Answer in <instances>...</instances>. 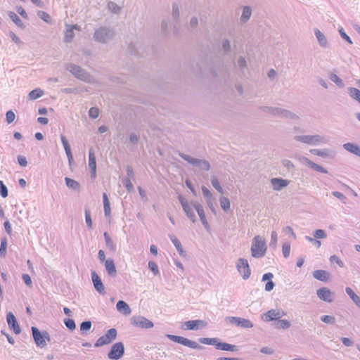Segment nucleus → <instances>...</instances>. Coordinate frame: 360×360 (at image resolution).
<instances>
[{
  "instance_id": "obj_58",
  "label": "nucleus",
  "mask_w": 360,
  "mask_h": 360,
  "mask_svg": "<svg viewBox=\"0 0 360 360\" xmlns=\"http://www.w3.org/2000/svg\"><path fill=\"white\" fill-rule=\"evenodd\" d=\"M124 186H125L126 189L130 192L134 189V186L131 181V179L129 178H124L122 181Z\"/></svg>"
},
{
  "instance_id": "obj_3",
  "label": "nucleus",
  "mask_w": 360,
  "mask_h": 360,
  "mask_svg": "<svg viewBox=\"0 0 360 360\" xmlns=\"http://www.w3.org/2000/svg\"><path fill=\"white\" fill-rule=\"evenodd\" d=\"M65 69L70 72L77 79L86 82H91V75L80 66L73 63H68L65 65Z\"/></svg>"
},
{
  "instance_id": "obj_47",
  "label": "nucleus",
  "mask_w": 360,
  "mask_h": 360,
  "mask_svg": "<svg viewBox=\"0 0 360 360\" xmlns=\"http://www.w3.org/2000/svg\"><path fill=\"white\" fill-rule=\"evenodd\" d=\"M37 16L39 18H41L42 20H44V22H46L47 23H51V16L49 15V13H47L45 11H39L37 12Z\"/></svg>"
},
{
  "instance_id": "obj_49",
  "label": "nucleus",
  "mask_w": 360,
  "mask_h": 360,
  "mask_svg": "<svg viewBox=\"0 0 360 360\" xmlns=\"http://www.w3.org/2000/svg\"><path fill=\"white\" fill-rule=\"evenodd\" d=\"M338 32L341 37L345 39L346 41H347L349 44H352L353 41H352L350 37L345 32L344 29L340 27L338 28Z\"/></svg>"
},
{
  "instance_id": "obj_48",
  "label": "nucleus",
  "mask_w": 360,
  "mask_h": 360,
  "mask_svg": "<svg viewBox=\"0 0 360 360\" xmlns=\"http://www.w3.org/2000/svg\"><path fill=\"white\" fill-rule=\"evenodd\" d=\"M220 205L224 211L227 212L230 209V201L226 197H221L219 200Z\"/></svg>"
},
{
  "instance_id": "obj_2",
  "label": "nucleus",
  "mask_w": 360,
  "mask_h": 360,
  "mask_svg": "<svg viewBox=\"0 0 360 360\" xmlns=\"http://www.w3.org/2000/svg\"><path fill=\"white\" fill-rule=\"evenodd\" d=\"M266 241L260 236H256L252 239L251 254L255 258L263 257L266 252Z\"/></svg>"
},
{
  "instance_id": "obj_25",
  "label": "nucleus",
  "mask_w": 360,
  "mask_h": 360,
  "mask_svg": "<svg viewBox=\"0 0 360 360\" xmlns=\"http://www.w3.org/2000/svg\"><path fill=\"white\" fill-rule=\"evenodd\" d=\"M89 167L91 170V178H95L96 176V162L94 153L92 149L89 151Z\"/></svg>"
},
{
  "instance_id": "obj_43",
  "label": "nucleus",
  "mask_w": 360,
  "mask_h": 360,
  "mask_svg": "<svg viewBox=\"0 0 360 360\" xmlns=\"http://www.w3.org/2000/svg\"><path fill=\"white\" fill-rule=\"evenodd\" d=\"M6 249H7V238H6V237H2L1 239V245H0V256L1 257H6Z\"/></svg>"
},
{
  "instance_id": "obj_28",
  "label": "nucleus",
  "mask_w": 360,
  "mask_h": 360,
  "mask_svg": "<svg viewBox=\"0 0 360 360\" xmlns=\"http://www.w3.org/2000/svg\"><path fill=\"white\" fill-rule=\"evenodd\" d=\"M347 151L360 157V146L354 143H346L342 146Z\"/></svg>"
},
{
  "instance_id": "obj_34",
  "label": "nucleus",
  "mask_w": 360,
  "mask_h": 360,
  "mask_svg": "<svg viewBox=\"0 0 360 360\" xmlns=\"http://www.w3.org/2000/svg\"><path fill=\"white\" fill-rule=\"evenodd\" d=\"M346 293L349 295L351 300L359 307H360V297L353 291V290L347 287L345 288Z\"/></svg>"
},
{
  "instance_id": "obj_61",
  "label": "nucleus",
  "mask_w": 360,
  "mask_h": 360,
  "mask_svg": "<svg viewBox=\"0 0 360 360\" xmlns=\"http://www.w3.org/2000/svg\"><path fill=\"white\" fill-rule=\"evenodd\" d=\"M222 49L225 53H229L231 51V43L227 39H224L222 41Z\"/></svg>"
},
{
  "instance_id": "obj_17",
  "label": "nucleus",
  "mask_w": 360,
  "mask_h": 360,
  "mask_svg": "<svg viewBox=\"0 0 360 360\" xmlns=\"http://www.w3.org/2000/svg\"><path fill=\"white\" fill-rule=\"evenodd\" d=\"M91 280L96 290L100 294H105V287L101 281V278L95 271L91 272Z\"/></svg>"
},
{
  "instance_id": "obj_44",
  "label": "nucleus",
  "mask_w": 360,
  "mask_h": 360,
  "mask_svg": "<svg viewBox=\"0 0 360 360\" xmlns=\"http://www.w3.org/2000/svg\"><path fill=\"white\" fill-rule=\"evenodd\" d=\"M92 326V323L90 321H84L80 324V331L82 334H87Z\"/></svg>"
},
{
  "instance_id": "obj_27",
  "label": "nucleus",
  "mask_w": 360,
  "mask_h": 360,
  "mask_svg": "<svg viewBox=\"0 0 360 360\" xmlns=\"http://www.w3.org/2000/svg\"><path fill=\"white\" fill-rule=\"evenodd\" d=\"M169 237L172 242L173 245L176 248L177 252L180 256L185 257L186 256V251L183 249L181 242L174 235H169Z\"/></svg>"
},
{
  "instance_id": "obj_56",
  "label": "nucleus",
  "mask_w": 360,
  "mask_h": 360,
  "mask_svg": "<svg viewBox=\"0 0 360 360\" xmlns=\"http://www.w3.org/2000/svg\"><path fill=\"white\" fill-rule=\"evenodd\" d=\"M99 115V110L98 108L91 107L89 110V116L92 119H96Z\"/></svg>"
},
{
  "instance_id": "obj_4",
  "label": "nucleus",
  "mask_w": 360,
  "mask_h": 360,
  "mask_svg": "<svg viewBox=\"0 0 360 360\" xmlns=\"http://www.w3.org/2000/svg\"><path fill=\"white\" fill-rule=\"evenodd\" d=\"M297 141H300L308 145L317 146L319 143H326L328 139L320 135H297L294 137Z\"/></svg>"
},
{
  "instance_id": "obj_22",
  "label": "nucleus",
  "mask_w": 360,
  "mask_h": 360,
  "mask_svg": "<svg viewBox=\"0 0 360 360\" xmlns=\"http://www.w3.org/2000/svg\"><path fill=\"white\" fill-rule=\"evenodd\" d=\"M285 315L284 312L281 313L279 311L274 309L269 310L267 312L264 314L263 319L265 321H278L281 317Z\"/></svg>"
},
{
  "instance_id": "obj_41",
  "label": "nucleus",
  "mask_w": 360,
  "mask_h": 360,
  "mask_svg": "<svg viewBox=\"0 0 360 360\" xmlns=\"http://www.w3.org/2000/svg\"><path fill=\"white\" fill-rule=\"evenodd\" d=\"M43 94L44 91L41 89H35L29 93L28 96L30 100H35L42 96Z\"/></svg>"
},
{
  "instance_id": "obj_33",
  "label": "nucleus",
  "mask_w": 360,
  "mask_h": 360,
  "mask_svg": "<svg viewBox=\"0 0 360 360\" xmlns=\"http://www.w3.org/2000/svg\"><path fill=\"white\" fill-rule=\"evenodd\" d=\"M8 15L18 27H20L22 29H24L25 27L22 21L20 20V18L15 13H14L13 11H9L8 13Z\"/></svg>"
},
{
  "instance_id": "obj_19",
  "label": "nucleus",
  "mask_w": 360,
  "mask_h": 360,
  "mask_svg": "<svg viewBox=\"0 0 360 360\" xmlns=\"http://www.w3.org/2000/svg\"><path fill=\"white\" fill-rule=\"evenodd\" d=\"M271 184L273 188V190L276 191H280L283 188H285L288 186L290 181L287 179H284L282 178H272L271 179Z\"/></svg>"
},
{
  "instance_id": "obj_29",
  "label": "nucleus",
  "mask_w": 360,
  "mask_h": 360,
  "mask_svg": "<svg viewBox=\"0 0 360 360\" xmlns=\"http://www.w3.org/2000/svg\"><path fill=\"white\" fill-rule=\"evenodd\" d=\"M116 308L118 311L122 313L124 315H129L131 312L129 306L123 300H119L117 302Z\"/></svg>"
},
{
  "instance_id": "obj_20",
  "label": "nucleus",
  "mask_w": 360,
  "mask_h": 360,
  "mask_svg": "<svg viewBox=\"0 0 360 360\" xmlns=\"http://www.w3.org/2000/svg\"><path fill=\"white\" fill-rule=\"evenodd\" d=\"M194 209L198 212L200 219L206 230H209L210 225L206 219L205 213L202 206L200 203H193Z\"/></svg>"
},
{
  "instance_id": "obj_13",
  "label": "nucleus",
  "mask_w": 360,
  "mask_h": 360,
  "mask_svg": "<svg viewBox=\"0 0 360 360\" xmlns=\"http://www.w3.org/2000/svg\"><path fill=\"white\" fill-rule=\"evenodd\" d=\"M236 268L244 280H247L250 278L251 270L246 259L239 258L236 263Z\"/></svg>"
},
{
  "instance_id": "obj_6",
  "label": "nucleus",
  "mask_w": 360,
  "mask_h": 360,
  "mask_svg": "<svg viewBox=\"0 0 360 360\" xmlns=\"http://www.w3.org/2000/svg\"><path fill=\"white\" fill-rule=\"evenodd\" d=\"M179 155L189 164H191L192 165L197 167L202 170L208 171L210 169V165L209 162L205 160L195 158L183 153H179Z\"/></svg>"
},
{
  "instance_id": "obj_35",
  "label": "nucleus",
  "mask_w": 360,
  "mask_h": 360,
  "mask_svg": "<svg viewBox=\"0 0 360 360\" xmlns=\"http://www.w3.org/2000/svg\"><path fill=\"white\" fill-rule=\"evenodd\" d=\"M103 236H104V239H105L106 247L111 252H115V250H116V245H115V243L112 241V240L111 237L110 236V235L107 232H105L103 233Z\"/></svg>"
},
{
  "instance_id": "obj_12",
  "label": "nucleus",
  "mask_w": 360,
  "mask_h": 360,
  "mask_svg": "<svg viewBox=\"0 0 360 360\" xmlns=\"http://www.w3.org/2000/svg\"><path fill=\"white\" fill-rule=\"evenodd\" d=\"M124 354V345L122 342L113 344L107 356L110 360H119Z\"/></svg>"
},
{
  "instance_id": "obj_7",
  "label": "nucleus",
  "mask_w": 360,
  "mask_h": 360,
  "mask_svg": "<svg viewBox=\"0 0 360 360\" xmlns=\"http://www.w3.org/2000/svg\"><path fill=\"white\" fill-rule=\"evenodd\" d=\"M263 110L266 112L271 113L274 115L287 119L297 120L299 118L295 113L281 108L264 107Z\"/></svg>"
},
{
  "instance_id": "obj_15",
  "label": "nucleus",
  "mask_w": 360,
  "mask_h": 360,
  "mask_svg": "<svg viewBox=\"0 0 360 360\" xmlns=\"http://www.w3.org/2000/svg\"><path fill=\"white\" fill-rule=\"evenodd\" d=\"M227 319H229L231 323L243 328H250L253 327L252 323L249 319L236 316H229Z\"/></svg>"
},
{
  "instance_id": "obj_46",
  "label": "nucleus",
  "mask_w": 360,
  "mask_h": 360,
  "mask_svg": "<svg viewBox=\"0 0 360 360\" xmlns=\"http://www.w3.org/2000/svg\"><path fill=\"white\" fill-rule=\"evenodd\" d=\"M84 214H85V221H86V226H87L88 229H91L93 223H92L91 212H90L89 209L86 207L85 210H84Z\"/></svg>"
},
{
  "instance_id": "obj_11",
  "label": "nucleus",
  "mask_w": 360,
  "mask_h": 360,
  "mask_svg": "<svg viewBox=\"0 0 360 360\" xmlns=\"http://www.w3.org/2000/svg\"><path fill=\"white\" fill-rule=\"evenodd\" d=\"M179 200L182 206V208L187 216V217L192 221V222L195 223L197 220L196 216L193 212V203H198L197 202H188L187 200L183 197L182 195L179 196Z\"/></svg>"
},
{
  "instance_id": "obj_50",
  "label": "nucleus",
  "mask_w": 360,
  "mask_h": 360,
  "mask_svg": "<svg viewBox=\"0 0 360 360\" xmlns=\"http://www.w3.org/2000/svg\"><path fill=\"white\" fill-rule=\"evenodd\" d=\"M277 241H278V234L275 231H273L271 232V241L269 243L270 248L275 249L276 248Z\"/></svg>"
},
{
  "instance_id": "obj_23",
  "label": "nucleus",
  "mask_w": 360,
  "mask_h": 360,
  "mask_svg": "<svg viewBox=\"0 0 360 360\" xmlns=\"http://www.w3.org/2000/svg\"><path fill=\"white\" fill-rule=\"evenodd\" d=\"M301 160L306 165H307L309 167H310L311 169H312L314 171H316V172H319L323 173V174L328 173V170L326 169L323 168L322 166H321L318 164L314 163V162H312L311 160H310L309 158H307L306 157H302L301 158Z\"/></svg>"
},
{
  "instance_id": "obj_60",
  "label": "nucleus",
  "mask_w": 360,
  "mask_h": 360,
  "mask_svg": "<svg viewBox=\"0 0 360 360\" xmlns=\"http://www.w3.org/2000/svg\"><path fill=\"white\" fill-rule=\"evenodd\" d=\"M0 195L2 198L8 196V188L2 181L0 180Z\"/></svg>"
},
{
  "instance_id": "obj_53",
  "label": "nucleus",
  "mask_w": 360,
  "mask_h": 360,
  "mask_svg": "<svg viewBox=\"0 0 360 360\" xmlns=\"http://www.w3.org/2000/svg\"><path fill=\"white\" fill-rule=\"evenodd\" d=\"M108 7L109 10L111 11L114 13H118L121 10V8L117 4H115L112 1L108 2Z\"/></svg>"
},
{
  "instance_id": "obj_24",
  "label": "nucleus",
  "mask_w": 360,
  "mask_h": 360,
  "mask_svg": "<svg viewBox=\"0 0 360 360\" xmlns=\"http://www.w3.org/2000/svg\"><path fill=\"white\" fill-rule=\"evenodd\" d=\"M186 330H198L200 328H204L206 323L200 319L190 320L184 323Z\"/></svg>"
},
{
  "instance_id": "obj_8",
  "label": "nucleus",
  "mask_w": 360,
  "mask_h": 360,
  "mask_svg": "<svg viewBox=\"0 0 360 360\" xmlns=\"http://www.w3.org/2000/svg\"><path fill=\"white\" fill-rule=\"evenodd\" d=\"M167 338L179 344H181L184 346H186L188 347L195 349H201L202 347L198 344L196 342L191 340L188 338H184L182 336L175 335H167Z\"/></svg>"
},
{
  "instance_id": "obj_18",
  "label": "nucleus",
  "mask_w": 360,
  "mask_h": 360,
  "mask_svg": "<svg viewBox=\"0 0 360 360\" xmlns=\"http://www.w3.org/2000/svg\"><path fill=\"white\" fill-rule=\"evenodd\" d=\"M6 321H7L8 327L11 330H13V331L17 335L20 333V332H21L20 327L18 325V323L17 321L15 316H14V314L12 312L7 313Z\"/></svg>"
},
{
  "instance_id": "obj_1",
  "label": "nucleus",
  "mask_w": 360,
  "mask_h": 360,
  "mask_svg": "<svg viewBox=\"0 0 360 360\" xmlns=\"http://www.w3.org/2000/svg\"><path fill=\"white\" fill-rule=\"evenodd\" d=\"M198 341L201 344L213 345L218 350L231 352H238L239 351V348L237 345L221 342L217 338H200Z\"/></svg>"
},
{
  "instance_id": "obj_51",
  "label": "nucleus",
  "mask_w": 360,
  "mask_h": 360,
  "mask_svg": "<svg viewBox=\"0 0 360 360\" xmlns=\"http://www.w3.org/2000/svg\"><path fill=\"white\" fill-rule=\"evenodd\" d=\"M148 268L151 270L155 276L160 274V271L158 264L153 261L148 262Z\"/></svg>"
},
{
  "instance_id": "obj_26",
  "label": "nucleus",
  "mask_w": 360,
  "mask_h": 360,
  "mask_svg": "<svg viewBox=\"0 0 360 360\" xmlns=\"http://www.w3.org/2000/svg\"><path fill=\"white\" fill-rule=\"evenodd\" d=\"M104 264L108 274L111 277H115L117 274V269L113 259H106Z\"/></svg>"
},
{
  "instance_id": "obj_31",
  "label": "nucleus",
  "mask_w": 360,
  "mask_h": 360,
  "mask_svg": "<svg viewBox=\"0 0 360 360\" xmlns=\"http://www.w3.org/2000/svg\"><path fill=\"white\" fill-rule=\"evenodd\" d=\"M104 214L106 217H110L111 214L110 203L105 193H103Z\"/></svg>"
},
{
  "instance_id": "obj_42",
  "label": "nucleus",
  "mask_w": 360,
  "mask_h": 360,
  "mask_svg": "<svg viewBox=\"0 0 360 360\" xmlns=\"http://www.w3.org/2000/svg\"><path fill=\"white\" fill-rule=\"evenodd\" d=\"M73 29H77V25H75L71 28L68 29L65 33V41L66 42H70L73 39L75 34Z\"/></svg>"
},
{
  "instance_id": "obj_55",
  "label": "nucleus",
  "mask_w": 360,
  "mask_h": 360,
  "mask_svg": "<svg viewBox=\"0 0 360 360\" xmlns=\"http://www.w3.org/2000/svg\"><path fill=\"white\" fill-rule=\"evenodd\" d=\"M282 252L285 258H288L290 253V245L289 243H285L282 247Z\"/></svg>"
},
{
  "instance_id": "obj_37",
  "label": "nucleus",
  "mask_w": 360,
  "mask_h": 360,
  "mask_svg": "<svg viewBox=\"0 0 360 360\" xmlns=\"http://www.w3.org/2000/svg\"><path fill=\"white\" fill-rule=\"evenodd\" d=\"M65 181L66 186L70 189L77 191L80 188L79 183L72 179H70L69 177H65Z\"/></svg>"
},
{
  "instance_id": "obj_30",
  "label": "nucleus",
  "mask_w": 360,
  "mask_h": 360,
  "mask_svg": "<svg viewBox=\"0 0 360 360\" xmlns=\"http://www.w3.org/2000/svg\"><path fill=\"white\" fill-rule=\"evenodd\" d=\"M314 34L321 47L326 48L328 46V40L326 36L319 29H315Z\"/></svg>"
},
{
  "instance_id": "obj_14",
  "label": "nucleus",
  "mask_w": 360,
  "mask_h": 360,
  "mask_svg": "<svg viewBox=\"0 0 360 360\" xmlns=\"http://www.w3.org/2000/svg\"><path fill=\"white\" fill-rule=\"evenodd\" d=\"M132 324L136 327L149 329L153 327V323L144 316H137L132 319Z\"/></svg>"
},
{
  "instance_id": "obj_32",
  "label": "nucleus",
  "mask_w": 360,
  "mask_h": 360,
  "mask_svg": "<svg viewBox=\"0 0 360 360\" xmlns=\"http://www.w3.org/2000/svg\"><path fill=\"white\" fill-rule=\"evenodd\" d=\"M313 276L321 281H326L328 278L329 274L324 270H315L313 272Z\"/></svg>"
},
{
  "instance_id": "obj_21",
  "label": "nucleus",
  "mask_w": 360,
  "mask_h": 360,
  "mask_svg": "<svg viewBox=\"0 0 360 360\" xmlns=\"http://www.w3.org/2000/svg\"><path fill=\"white\" fill-rule=\"evenodd\" d=\"M316 294L319 298L323 301L327 302H333V293L327 288L323 287L319 288L317 290Z\"/></svg>"
},
{
  "instance_id": "obj_59",
  "label": "nucleus",
  "mask_w": 360,
  "mask_h": 360,
  "mask_svg": "<svg viewBox=\"0 0 360 360\" xmlns=\"http://www.w3.org/2000/svg\"><path fill=\"white\" fill-rule=\"evenodd\" d=\"M63 147H64L66 155L68 157V161H69V162L70 164L71 162L73 160V156H72V151H71L70 146L68 143V145H65Z\"/></svg>"
},
{
  "instance_id": "obj_36",
  "label": "nucleus",
  "mask_w": 360,
  "mask_h": 360,
  "mask_svg": "<svg viewBox=\"0 0 360 360\" xmlns=\"http://www.w3.org/2000/svg\"><path fill=\"white\" fill-rule=\"evenodd\" d=\"M251 14H252L251 8L248 6H243V13H242V15L240 18V21L242 22H246L250 19Z\"/></svg>"
},
{
  "instance_id": "obj_52",
  "label": "nucleus",
  "mask_w": 360,
  "mask_h": 360,
  "mask_svg": "<svg viewBox=\"0 0 360 360\" xmlns=\"http://www.w3.org/2000/svg\"><path fill=\"white\" fill-rule=\"evenodd\" d=\"M64 324L71 331L74 330L76 328L75 322L72 319H65L64 320Z\"/></svg>"
},
{
  "instance_id": "obj_63",
  "label": "nucleus",
  "mask_w": 360,
  "mask_h": 360,
  "mask_svg": "<svg viewBox=\"0 0 360 360\" xmlns=\"http://www.w3.org/2000/svg\"><path fill=\"white\" fill-rule=\"evenodd\" d=\"M330 261L331 262L336 263L340 267L344 266V263L340 260V259L335 255L330 256Z\"/></svg>"
},
{
  "instance_id": "obj_54",
  "label": "nucleus",
  "mask_w": 360,
  "mask_h": 360,
  "mask_svg": "<svg viewBox=\"0 0 360 360\" xmlns=\"http://www.w3.org/2000/svg\"><path fill=\"white\" fill-rule=\"evenodd\" d=\"M321 320L323 323H328V324H334L335 322V318L333 316L329 315H323L321 316Z\"/></svg>"
},
{
  "instance_id": "obj_38",
  "label": "nucleus",
  "mask_w": 360,
  "mask_h": 360,
  "mask_svg": "<svg viewBox=\"0 0 360 360\" xmlns=\"http://www.w3.org/2000/svg\"><path fill=\"white\" fill-rule=\"evenodd\" d=\"M347 91L351 98L360 103V90L355 87H348Z\"/></svg>"
},
{
  "instance_id": "obj_16",
  "label": "nucleus",
  "mask_w": 360,
  "mask_h": 360,
  "mask_svg": "<svg viewBox=\"0 0 360 360\" xmlns=\"http://www.w3.org/2000/svg\"><path fill=\"white\" fill-rule=\"evenodd\" d=\"M309 152L313 155L329 159H333L336 156V152L333 150L328 148L310 149Z\"/></svg>"
},
{
  "instance_id": "obj_39",
  "label": "nucleus",
  "mask_w": 360,
  "mask_h": 360,
  "mask_svg": "<svg viewBox=\"0 0 360 360\" xmlns=\"http://www.w3.org/2000/svg\"><path fill=\"white\" fill-rule=\"evenodd\" d=\"M274 326L276 328L288 329L290 327V323L287 320L279 319L274 323Z\"/></svg>"
},
{
  "instance_id": "obj_40",
  "label": "nucleus",
  "mask_w": 360,
  "mask_h": 360,
  "mask_svg": "<svg viewBox=\"0 0 360 360\" xmlns=\"http://www.w3.org/2000/svg\"><path fill=\"white\" fill-rule=\"evenodd\" d=\"M329 79L334 82L338 86L342 88L345 86V84L342 79H340L336 74L330 73L329 75Z\"/></svg>"
},
{
  "instance_id": "obj_5",
  "label": "nucleus",
  "mask_w": 360,
  "mask_h": 360,
  "mask_svg": "<svg viewBox=\"0 0 360 360\" xmlns=\"http://www.w3.org/2000/svg\"><path fill=\"white\" fill-rule=\"evenodd\" d=\"M113 36L114 32L112 29L101 27L95 31L94 39L98 42L106 43L108 40L111 39Z\"/></svg>"
},
{
  "instance_id": "obj_10",
  "label": "nucleus",
  "mask_w": 360,
  "mask_h": 360,
  "mask_svg": "<svg viewBox=\"0 0 360 360\" xmlns=\"http://www.w3.org/2000/svg\"><path fill=\"white\" fill-rule=\"evenodd\" d=\"M32 336L37 346L43 348L46 345V339L47 340H50V335L48 332L44 331L43 333L40 332V330L34 326L31 328Z\"/></svg>"
},
{
  "instance_id": "obj_57",
  "label": "nucleus",
  "mask_w": 360,
  "mask_h": 360,
  "mask_svg": "<svg viewBox=\"0 0 360 360\" xmlns=\"http://www.w3.org/2000/svg\"><path fill=\"white\" fill-rule=\"evenodd\" d=\"M327 236L326 232L323 229H316L314 232V237L317 239L326 238Z\"/></svg>"
},
{
  "instance_id": "obj_64",
  "label": "nucleus",
  "mask_w": 360,
  "mask_h": 360,
  "mask_svg": "<svg viewBox=\"0 0 360 360\" xmlns=\"http://www.w3.org/2000/svg\"><path fill=\"white\" fill-rule=\"evenodd\" d=\"M282 165L286 167L288 170L292 169L295 167L293 163L290 160L287 159L282 160Z\"/></svg>"
},
{
  "instance_id": "obj_62",
  "label": "nucleus",
  "mask_w": 360,
  "mask_h": 360,
  "mask_svg": "<svg viewBox=\"0 0 360 360\" xmlns=\"http://www.w3.org/2000/svg\"><path fill=\"white\" fill-rule=\"evenodd\" d=\"M15 118V113L12 110H8L6 113V120L8 124H11Z\"/></svg>"
},
{
  "instance_id": "obj_9",
  "label": "nucleus",
  "mask_w": 360,
  "mask_h": 360,
  "mask_svg": "<svg viewBox=\"0 0 360 360\" xmlns=\"http://www.w3.org/2000/svg\"><path fill=\"white\" fill-rule=\"evenodd\" d=\"M117 331L115 328L109 329L105 335L100 337L94 344L96 347H100L110 344L117 338Z\"/></svg>"
},
{
  "instance_id": "obj_45",
  "label": "nucleus",
  "mask_w": 360,
  "mask_h": 360,
  "mask_svg": "<svg viewBox=\"0 0 360 360\" xmlns=\"http://www.w3.org/2000/svg\"><path fill=\"white\" fill-rule=\"evenodd\" d=\"M211 184L212 186L220 193H224V190L221 186L217 178L215 176H211Z\"/></svg>"
}]
</instances>
